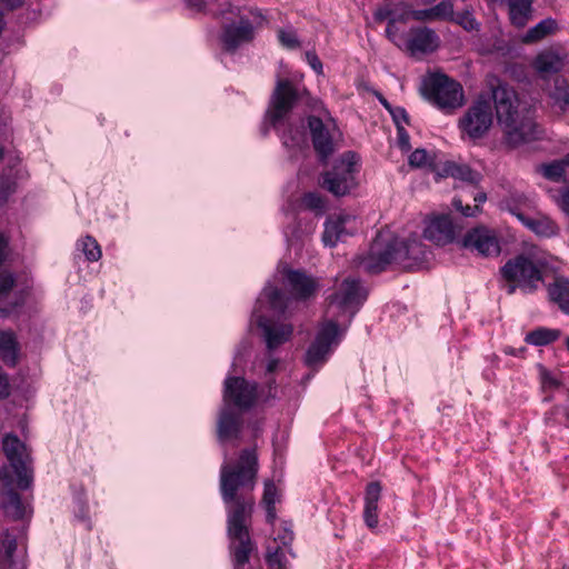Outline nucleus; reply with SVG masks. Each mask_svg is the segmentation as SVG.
Instances as JSON below:
<instances>
[{
    "mask_svg": "<svg viewBox=\"0 0 569 569\" xmlns=\"http://www.w3.org/2000/svg\"><path fill=\"white\" fill-rule=\"evenodd\" d=\"M452 206L457 211H459L465 217H475L478 212H480V208L478 204H463L461 198L457 197L453 198Z\"/></svg>",
    "mask_w": 569,
    "mask_h": 569,
    "instance_id": "obj_49",
    "label": "nucleus"
},
{
    "mask_svg": "<svg viewBox=\"0 0 569 569\" xmlns=\"http://www.w3.org/2000/svg\"><path fill=\"white\" fill-rule=\"evenodd\" d=\"M339 319V316H335L332 319L323 322L317 332L315 340L330 349L340 331Z\"/></svg>",
    "mask_w": 569,
    "mask_h": 569,
    "instance_id": "obj_35",
    "label": "nucleus"
},
{
    "mask_svg": "<svg viewBox=\"0 0 569 569\" xmlns=\"http://www.w3.org/2000/svg\"><path fill=\"white\" fill-rule=\"evenodd\" d=\"M18 548L17 537L6 531L0 548V569H11L14 565V553Z\"/></svg>",
    "mask_w": 569,
    "mask_h": 569,
    "instance_id": "obj_32",
    "label": "nucleus"
},
{
    "mask_svg": "<svg viewBox=\"0 0 569 569\" xmlns=\"http://www.w3.org/2000/svg\"><path fill=\"white\" fill-rule=\"evenodd\" d=\"M395 10L391 8L390 4L380 6L377 8V10L373 13V18L377 22H382L390 19H396L393 17Z\"/></svg>",
    "mask_w": 569,
    "mask_h": 569,
    "instance_id": "obj_53",
    "label": "nucleus"
},
{
    "mask_svg": "<svg viewBox=\"0 0 569 569\" xmlns=\"http://www.w3.org/2000/svg\"><path fill=\"white\" fill-rule=\"evenodd\" d=\"M20 343L12 330H0V360L9 368L19 363Z\"/></svg>",
    "mask_w": 569,
    "mask_h": 569,
    "instance_id": "obj_24",
    "label": "nucleus"
},
{
    "mask_svg": "<svg viewBox=\"0 0 569 569\" xmlns=\"http://www.w3.org/2000/svg\"><path fill=\"white\" fill-rule=\"evenodd\" d=\"M561 336L559 329L538 327L525 336V342L536 347H545L557 341Z\"/></svg>",
    "mask_w": 569,
    "mask_h": 569,
    "instance_id": "obj_31",
    "label": "nucleus"
},
{
    "mask_svg": "<svg viewBox=\"0 0 569 569\" xmlns=\"http://www.w3.org/2000/svg\"><path fill=\"white\" fill-rule=\"evenodd\" d=\"M9 256V239L0 232V268L3 267Z\"/></svg>",
    "mask_w": 569,
    "mask_h": 569,
    "instance_id": "obj_58",
    "label": "nucleus"
},
{
    "mask_svg": "<svg viewBox=\"0 0 569 569\" xmlns=\"http://www.w3.org/2000/svg\"><path fill=\"white\" fill-rule=\"evenodd\" d=\"M501 278L506 281V292L511 296L517 289L533 292L537 283L542 280V272L538 264L525 254H518L500 268Z\"/></svg>",
    "mask_w": 569,
    "mask_h": 569,
    "instance_id": "obj_5",
    "label": "nucleus"
},
{
    "mask_svg": "<svg viewBox=\"0 0 569 569\" xmlns=\"http://www.w3.org/2000/svg\"><path fill=\"white\" fill-rule=\"evenodd\" d=\"M421 97L446 114L453 113L465 102L461 83L446 73L433 72L422 79Z\"/></svg>",
    "mask_w": 569,
    "mask_h": 569,
    "instance_id": "obj_3",
    "label": "nucleus"
},
{
    "mask_svg": "<svg viewBox=\"0 0 569 569\" xmlns=\"http://www.w3.org/2000/svg\"><path fill=\"white\" fill-rule=\"evenodd\" d=\"M549 98L552 106L561 113H569V82L563 77H557L553 87L550 89Z\"/></svg>",
    "mask_w": 569,
    "mask_h": 569,
    "instance_id": "obj_27",
    "label": "nucleus"
},
{
    "mask_svg": "<svg viewBox=\"0 0 569 569\" xmlns=\"http://www.w3.org/2000/svg\"><path fill=\"white\" fill-rule=\"evenodd\" d=\"M32 287L26 286L22 289L14 292L13 299L8 302L9 307L16 313V318L22 315V309L27 303V300L31 296Z\"/></svg>",
    "mask_w": 569,
    "mask_h": 569,
    "instance_id": "obj_39",
    "label": "nucleus"
},
{
    "mask_svg": "<svg viewBox=\"0 0 569 569\" xmlns=\"http://www.w3.org/2000/svg\"><path fill=\"white\" fill-rule=\"evenodd\" d=\"M455 170V179L469 182L470 184H477L481 179L480 173L472 170L468 164L457 163Z\"/></svg>",
    "mask_w": 569,
    "mask_h": 569,
    "instance_id": "obj_43",
    "label": "nucleus"
},
{
    "mask_svg": "<svg viewBox=\"0 0 569 569\" xmlns=\"http://www.w3.org/2000/svg\"><path fill=\"white\" fill-rule=\"evenodd\" d=\"M433 7L429 9L412 10L410 16L416 21H432L437 20Z\"/></svg>",
    "mask_w": 569,
    "mask_h": 569,
    "instance_id": "obj_54",
    "label": "nucleus"
},
{
    "mask_svg": "<svg viewBox=\"0 0 569 569\" xmlns=\"http://www.w3.org/2000/svg\"><path fill=\"white\" fill-rule=\"evenodd\" d=\"M330 352L331 349L313 340L307 349L305 363L311 369H318L328 361Z\"/></svg>",
    "mask_w": 569,
    "mask_h": 569,
    "instance_id": "obj_33",
    "label": "nucleus"
},
{
    "mask_svg": "<svg viewBox=\"0 0 569 569\" xmlns=\"http://www.w3.org/2000/svg\"><path fill=\"white\" fill-rule=\"evenodd\" d=\"M3 452L17 476V486L20 490H27L33 482V470L28 461V456L24 455L26 446L13 433L4 436L2 441Z\"/></svg>",
    "mask_w": 569,
    "mask_h": 569,
    "instance_id": "obj_10",
    "label": "nucleus"
},
{
    "mask_svg": "<svg viewBox=\"0 0 569 569\" xmlns=\"http://www.w3.org/2000/svg\"><path fill=\"white\" fill-rule=\"evenodd\" d=\"M492 123V106L488 99L479 97L459 119L458 128L462 137L477 141L489 132Z\"/></svg>",
    "mask_w": 569,
    "mask_h": 569,
    "instance_id": "obj_8",
    "label": "nucleus"
},
{
    "mask_svg": "<svg viewBox=\"0 0 569 569\" xmlns=\"http://www.w3.org/2000/svg\"><path fill=\"white\" fill-rule=\"evenodd\" d=\"M18 190L17 177L11 170L0 176V209L4 208Z\"/></svg>",
    "mask_w": 569,
    "mask_h": 569,
    "instance_id": "obj_36",
    "label": "nucleus"
},
{
    "mask_svg": "<svg viewBox=\"0 0 569 569\" xmlns=\"http://www.w3.org/2000/svg\"><path fill=\"white\" fill-rule=\"evenodd\" d=\"M259 398L258 383L243 377L228 376L223 382V406H230L240 411L252 409Z\"/></svg>",
    "mask_w": 569,
    "mask_h": 569,
    "instance_id": "obj_9",
    "label": "nucleus"
},
{
    "mask_svg": "<svg viewBox=\"0 0 569 569\" xmlns=\"http://www.w3.org/2000/svg\"><path fill=\"white\" fill-rule=\"evenodd\" d=\"M222 2L219 4V8L213 11L214 17H220L223 19H228V16H237L239 12V8L233 6L230 0H221Z\"/></svg>",
    "mask_w": 569,
    "mask_h": 569,
    "instance_id": "obj_50",
    "label": "nucleus"
},
{
    "mask_svg": "<svg viewBox=\"0 0 569 569\" xmlns=\"http://www.w3.org/2000/svg\"><path fill=\"white\" fill-rule=\"evenodd\" d=\"M259 471L256 448H244L234 463L220 468V495L226 506L227 535L233 569H243L257 549L250 536Z\"/></svg>",
    "mask_w": 569,
    "mask_h": 569,
    "instance_id": "obj_1",
    "label": "nucleus"
},
{
    "mask_svg": "<svg viewBox=\"0 0 569 569\" xmlns=\"http://www.w3.org/2000/svg\"><path fill=\"white\" fill-rule=\"evenodd\" d=\"M10 396V383L8 375L0 376V399H7Z\"/></svg>",
    "mask_w": 569,
    "mask_h": 569,
    "instance_id": "obj_60",
    "label": "nucleus"
},
{
    "mask_svg": "<svg viewBox=\"0 0 569 569\" xmlns=\"http://www.w3.org/2000/svg\"><path fill=\"white\" fill-rule=\"evenodd\" d=\"M382 486L380 481H370L367 483L363 496V521L366 526L373 530L379 523V501L381 499Z\"/></svg>",
    "mask_w": 569,
    "mask_h": 569,
    "instance_id": "obj_19",
    "label": "nucleus"
},
{
    "mask_svg": "<svg viewBox=\"0 0 569 569\" xmlns=\"http://www.w3.org/2000/svg\"><path fill=\"white\" fill-rule=\"evenodd\" d=\"M368 298L367 291L361 286L359 279L353 277L345 278L337 290L329 295L326 301L329 309L336 307L338 313L336 316L347 317L345 328L346 330L352 322L355 316L359 312Z\"/></svg>",
    "mask_w": 569,
    "mask_h": 569,
    "instance_id": "obj_6",
    "label": "nucleus"
},
{
    "mask_svg": "<svg viewBox=\"0 0 569 569\" xmlns=\"http://www.w3.org/2000/svg\"><path fill=\"white\" fill-rule=\"evenodd\" d=\"M358 161L356 152H345L330 169L321 173L320 187L336 198L350 194L358 186Z\"/></svg>",
    "mask_w": 569,
    "mask_h": 569,
    "instance_id": "obj_4",
    "label": "nucleus"
},
{
    "mask_svg": "<svg viewBox=\"0 0 569 569\" xmlns=\"http://www.w3.org/2000/svg\"><path fill=\"white\" fill-rule=\"evenodd\" d=\"M284 277L290 297L296 301H309L317 296L320 289L318 280L305 270L287 269Z\"/></svg>",
    "mask_w": 569,
    "mask_h": 569,
    "instance_id": "obj_15",
    "label": "nucleus"
},
{
    "mask_svg": "<svg viewBox=\"0 0 569 569\" xmlns=\"http://www.w3.org/2000/svg\"><path fill=\"white\" fill-rule=\"evenodd\" d=\"M408 162L415 168L426 167L429 162V154L425 149H416L409 156Z\"/></svg>",
    "mask_w": 569,
    "mask_h": 569,
    "instance_id": "obj_48",
    "label": "nucleus"
},
{
    "mask_svg": "<svg viewBox=\"0 0 569 569\" xmlns=\"http://www.w3.org/2000/svg\"><path fill=\"white\" fill-rule=\"evenodd\" d=\"M266 510V521L269 525H273L277 519L276 506L263 507Z\"/></svg>",
    "mask_w": 569,
    "mask_h": 569,
    "instance_id": "obj_63",
    "label": "nucleus"
},
{
    "mask_svg": "<svg viewBox=\"0 0 569 569\" xmlns=\"http://www.w3.org/2000/svg\"><path fill=\"white\" fill-rule=\"evenodd\" d=\"M315 111L318 113L308 114L305 122L316 154L320 160H327L335 151L330 130V123L335 124V121L329 110L321 102L319 108H315Z\"/></svg>",
    "mask_w": 569,
    "mask_h": 569,
    "instance_id": "obj_7",
    "label": "nucleus"
},
{
    "mask_svg": "<svg viewBox=\"0 0 569 569\" xmlns=\"http://www.w3.org/2000/svg\"><path fill=\"white\" fill-rule=\"evenodd\" d=\"M293 538H295L293 531L286 523L282 527L281 532L278 533L277 540H279L282 546L287 547V546L291 545V542L293 541Z\"/></svg>",
    "mask_w": 569,
    "mask_h": 569,
    "instance_id": "obj_56",
    "label": "nucleus"
},
{
    "mask_svg": "<svg viewBox=\"0 0 569 569\" xmlns=\"http://www.w3.org/2000/svg\"><path fill=\"white\" fill-rule=\"evenodd\" d=\"M277 487L273 481L264 482L263 495L261 499L262 507L276 506Z\"/></svg>",
    "mask_w": 569,
    "mask_h": 569,
    "instance_id": "obj_47",
    "label": "nucleus"
},
{
    "mask_svg": "<svg viewBox=\"0 0 569 569\" xmlns=\"http://www.w3.org/2000/svg\"><path fill=\"white\" fill-rule=\"evenodd\" d=\"M558 26L556 20L547 18L541 20L535 27L530 28L523 37L525 43H535L547 36L552 34L557 30Z\"/></svg>",
    "mask_w": 569,
    "mask_h": 569,
    "instance_id": "obj_34",
    "label": "nucleus"
},
{
    "mask_svg": "<svg viewBox=\"0 0 569 569\" xmlns=\"http://www.w3.org/2000/svg\"><path fill=\"white\" fill-rule=\"evenodd\" d=\"M278 40L282 47L295 50L300 47V41L295 31H286L280 29L278 31Z\"/></svg>",
    "mask_w": 569,
    "mask_h": 569,
    "instance_id": "obj_46",
    "label": "nucleus"
},
{
    "mask_svg": "<svg viewBox=\"0 0 569 569\" xmlns=\"http://www.w3.org/2000/svg\"><path fill=\"white\" fill-rule=\"evenodd\" d=\"M263 296L266 297L269 308L279 317H286L287 310L291 303L292 298L283 293L277 287L264 289Z\"/></svg>",
    "mask_w": 569,
    "mask_h": 569,
    "instance_id": "obj_30",
    "label": "nucleus"
},
{
    "mask_svg": "<svg viewBox=\"0 0 569 569\" xmlns=\"http://www.w3.org/2000/svg\"><path fill=\"white\" fill-rule=\"evenodd\" d=\"M438 33L426 26L411 27L405 36V49L411 57L430 54L440 47Z\"/></svg>",
    "mask_w": 569,
    "mask_h": 569,
    "instance_id": "obj_14",
    "label": "nucleus"
},
{
    "mask_svg": "<svg viewBox=\"0 0 569 569\" xmlns=\"http://www.w3.org/2000/svg\"><path fill=\"white\" fill-rule=\"evenodd\" d=\"M388 112L390 113L396 128H398V126H402V122L407 124L410 123V117L403 107L393 106Z\"/></svg>",
    "mask_w": 569,
    "mask_h": 569,
    "instance_id": "obj_51",
    "label": "nucleus"
},
{
    "mask_svg": "<svg viewBox=\"0 0 569 569\" xmlns=\"http://www.w3.org/2000/svg\"><path fill=\"white\" fill-rule=\"evenodd\" d=\"M397 21H406L405 14H401L398 19H390L388 21L387 28H386V36L389 40L395 41V38L398 33V28L396 26Z\"/></svg>",
    "mask_w": 569,
    "mask_h": 569,
    "instance_id": "obj_57",
    "label": "nucleus"
},
{
    "mask_svg": "<svg viewBox=\"0 0 569 569\" xmlns=\"http://www.w3.org/2000/svg\"><path fill=\"white\" fill-rule=\"evenodd\" d=\"M244 411L237 410L230 406H222L217 419V438L221 443L230 440H238L243 429Z\"/></svg>",
    "mask_w": 569,
    "mask_h": 569,
    "instance_id": "obj_16",
    "label": "nucleus"
},
{
    "mask_svg": "<svg viewBox=\"0 0 569 569\" xmlns=\"http://www.w3.org/2000/svg\"><path fill=\"white\" fill-rule=\"evenodd\" d=\"M307 92L306 88L301 90L292 80L278 78L264 112L263 134H267L271 127L279 132L286 147L298 144L301 134L288 120L302 94Z\"/></svg>",
    "mask_w": 569,
    "mask_h": 569,
    "instance_id": "obj_2",
    "label": "nucleus"
},
{
    "mask_svg": "<svg viewBox=\"0 0 569 569\" xmlns=\"http://www.w3.org/2000/svg\"><path fill=\"white\" fill-rule=\"evenodd\" d=\"M0 480L3 482L2 508L8 517L13 520H22L26 513V507L20 493L12 487V477L7 467H0Z\"/></svg>",
    "mask_w": 569,
    "mask_h": 569,
    "instance_id": "obj_17",
    "label": "nucleus"
},
{
    "mask_svg": "<svg viewBox=\"0 0 569 569\" xmlns=\"http://www.w3.org/2000/svg\"><path fill=\"white\" fill-rule=\"evenodd\" d=\"M306 62L317 74H323V66L318 54L313 50H309L305 53Z\"/></svg>",
    "mask_w": 569,
    "mask_h": 569,
    "instance_id": "obj_52",
    "label": "nucleus"
},
{
    "mask_svg": "<svg viewBox=\"0 0 569 569\" xmlns=\"http://www.w3.org/2000/svg\"><path fill=\"white\" fill-rule=\"evenodd\" d=\"M77 247L83 252L86 259L90 262L98 261L102 256L100 244L98 243L96 238H93L90 234H87L86 237L79 239L77 241Z\"/></svg>",
    "mask_w": 569,
    "mask_h": 569,
    "instance_id": "obj_37",
    "label": "nucleus"
},
{
    "mask_svg": "<svg viewBox=\"0 0 569 569\" xmlns=\"http://www.w3.org/2000/svg\"><path fill=\"white\" fill-rule=\"evenodd\" d=\"M562 66L561 57L553 50L540 52L533 61V67L540 73H557L561 70Z\"/></svg>",
    "mask_w": 569,
    "mask_h": 569,
    "instance_id": "obj_29",
    "label": "nucleus"
},
{
    "mask_svg": "<svg viewBox=\"0 0 569 569\" xmlns=\"http://www.w3.org/2000/svg\"><path fill=\"white\" fill-rule=\"evenodd\" d=\"M566 166L563 160H555L542 166L543 177L548 180L559 182L563 178Z\"/></svg>",
    "mask_w": 569,
    "mask_h": 569,
    "instance_id": "obj_42",
    "label": "nucleus"
},
{
    "mask_svg": "<svg viewBox=\"0 0 569 569\" xmlns=\"http://www.w3.org/2000/svg\"><path fill=\"white\" fill-rule=\"evenodd\" d=\"M266 563L269 569H286V555L280 546L267 548Z\"/></svg>",
    "mask_w": 569,
    "mask_h": 569,
    "instance_id": "obj_41",
    "label": "nucleus"
},
{
    "mask_svg": "<svg viewBox=\"0 0 569 569\" xmlns=\"http://www.w3.org/2000/svg\"><path fill=\"white\" fill-rule=\"evenodd\" d=\"M542 385L546 388L558 389L560 387L561 382L556 377H553L551 373L545 371L542 375Z\"/></svg>",
    "mask_w": 569,
    "mask_h": 569,
    "instance_id": "obj_59",
    "label": "nucleus"
},
{
    "mask_svg": "<svg viewBox=\"0 0 569 569\" xmlns=\"http://www.w3.org/2000/svg\"><path fill=\"white\" fill-rule=\"evenodd\" d=\"M465 249L476 251L482 257H496L500 253V243L495 230L485 226L469 229L461 240Z\"/></svg>",
    "mask_w": 569,
    "mask_h": 569,
    "instance_id": "obj_13",
    "label": "nucleus"
},
{
    "mask_svg": "<svg viewBox=\"0 0 569 569\" xmlns=\"http://www.w3.org/2000/svg\"><path fill=\"white\" fill-rule=\"evenodd\" d=\"M456 162L453 161H446L441 168V171L438 172V174L442 178H446V177H455V172H456Z\"/></svg>",
    "mask_w": 569,
    "mask_h": 569,
    "instance_id": "obj_62",
    "label": "nucleus"
},
{
    "mask_svg": "<svg viewBox=\"0 0 569 569\" xmlns=\"http://www.w3.org/2000/svg\"><path fill=\"white\" fill-rule=\"evenodd\" d=\"M397 129V138H398V147L402 151H409L411 149L410 146V136L403 126H398Z\"/></svg>",
    "mask_w": 569,
    "mask_h": 569,
    "instance_id": "obj_55",
    "label": "nucleus"
},
{
    "mask_svg": "<svg viewBox=\"0 0 569 569\" xmlns=\"http://www.w3.org/2000/svg\"><path fill=\"white\" fill-rule=\"evenodd\" d=\"M550 300L556 302L559 308L569 313V280L563 277L555 279L553 283L548 287Z\"/></svg>",
    "mask_w": 569,
    "mask_h": 569,
    "instance_id": "obj_28",
    "label": "nucleus"
},
{
    "mask_svg": "<svg viewBox=\"0 0 569 569\" xmlns=\"http://www.w3.org/2000/svg\"><path fill=\"white\" fill-rule=\"evenodd\" d=\"M259 326L263 330V337L266 340L267 348L269 350H274L279 346L287 342L293 332V328L291 325L273 323L263 317L260 319Z\"/></svg>",
    "mask_w": 569,
    "mask_h": 569,
    "instance_id": "obj_22",
    "label": "nucleus"
},
{
    "mask_svg": "<svg viewBox=\"0 0 569 569\" xmlns=\"http://www.w3.org/2000/svg\"><path fill=\"white\" fill-rule=\"evenodd\" d=\"M378 246V242H373L370 248V253L363 262L365 269L371 274L381 273L389 264H396L390 242H388L382 250H379Z\"/></svg>",
    "mask_w": 569,
    "mask_h": 569,
    "instance_id": "obj_23",
    "label": "nucleus"
},
{
    "mask_svg": "<svg viewBox=\"0 0 569 569\" xmlns=\"http://www.w3.org/2000/svg\"><path fill=\"white\" fill-rule=\"evenodd\" d=\"M209 1L210 0H186L187 6L198 12H207Z\"/></svg>",
    "mask_w": 569,
    "mask_h": 569,
    "instance_id": "obj_61",
    "label": "nucleus"
},
{
    "mask_svg": "<svg viewBox=\"0 0 569 569\" xmlns=\"http://www.w3.org/2000/svg\"><path fill=\"white\" fill-rule=\"evenodd\" d=\"M451 22L457 23L466 31H477L479 30V22L473 17L472 12L469 9H466L461 12L455 13Z\"/></svg>",
    "mask_w": 569,
    "mask_h": 569,
    "instance_id": "obj_40",
    "label": "nucleus"
},
{
    "mask_svg": "<svg viewBox=\"0 0 569 569\" xmlns=\"http://www.w3.org/2000/svg\"><path fill=\"white\" fill-rule=\"evenodd\" d=\"M497 120L508 129L516 130L519 121V98L517 92L506 83L492 89Z\"/></svg>",
    "mask_w": 569,
    "mask_h": 569,
    "instance_id": "obj_11",
    "label": "nucleus"
},
{
    "mask_svg": "<svg viewBox=\"0 0 569 569\" xmlns=\"http://www.w3.org/2000/svg\"><path fill=\"white\" fill-rule=\"evenodd\" d=\"M301 206L317 214H322L326 210L325 198L316 191L306 192L301 198Z\"/></svg>",
    "mask_w": 569,
    "mask_h": 569,
    "instance_id": "obj_38",
    "label": "nucleus"
},
{
    "mask_svg": "<svg viewBox=\"0 0 569 569\" xmlns=\"http://www.w3.org/2000/svg\"><path fill=\"white\" fill-rule=\"evenodd\" d=\"M425 237L437 244L445 246L455 240V226L449 214L435 217L425 229Z\"/></svg>",
    "mask_w": 569,
    "mask_h": 569,
    "instance_id": "obj_20",
    "label": "nucleus"
},
{
    "mask_svg": "<svg viewBox=\"0 0 569 569\" xmlns=\"http://www.w3.org/2000/svg\"><path fill=\"white\" fill-rule=\"evenodd\" d=\"M435 14L437 20L451 21L455 16L453 4L450 0H442L438 4L433 6Z\"/></svg>",
    "mask_w": 569,
    "mask_h": 569,
    "instance_id": "obj_45",
    "label": "nucleus"
},
{
    "mask_svg": "<svg viewBox=\"0 0 569 569\" xmlns=\"http://www.w3.org/2000/svg\"><path fill=\"white\" fill-rule=\"evenodd\" d=\"M347 216H338L328 218L325 222L322 232V241L325 246L335 247L339 241H343L346 236L350 233L346 231Z\"/></svg>",
    "mask_w": 569,
    "mask_h": 569,
    "instance_id": "obj_26",
    "label": "nucleus"
},
{
    "mask_svg": "<svg viewBox=\"0 0 569 569\" xmlns=\"http://www.w3.org/2000/svg\"><path fill=\"white\" fill-rule=\"evenodd\" d=\"M17 279L12 271L0 268V298L7 297L16 287Z\"/></svg>",
    "mask_w": 569,
    "mask_h": 569,
    "instance_id": "obj_44",
    "label": "nucleus"
},
{
    "mask_svg": "<svg viewBox=\"0 0 569 569\" xmlns=\"http://www.w3.org/2000/svg\"><path fill=\"white\" fill-rule=\"evenodd\" d=\"M509 211L530 231L537 236L551 237L557 233V224L548 217H530L525 213L518 206H510Z\"/></svg>",
    "mask_w": 569,
    "mask_h": 569,
    "instance_id": "obj_21",
    "label": "nucleus"
},
{
    "mask_svg": "<svg viewBox=\"0 0 569 569\" xmlns=\"http://www.w3.org/2000/svg\"><path fill=\"white\" fill-rule=\"evenodd\" d=\"M390 242L396 264L407 271H412L428 259L427 247L417 238L407 240L393 239Z\"/></svg>",
    "mask_w": 569,
    "mask_h": 569,
    "instance_id": "obj_12",
    "label": "nucleus"
},
{
    "mask_svg": "<svg viewBox=\"0 0 569 569\" xmlns=\"http://www.w3.org/2000/svg\"><path fill=\"white\" fill-rule=\"evenodd\" d=\"M254 37L253 26L247 18H241L239 24H227L222 29L221 42L223 50L234 52L242 43L250 42Z\"/></svg>",
    "mask_w": 569,
    "mask_h": 569,
    "instance_id": "obj_18",
    "label": "nucleus"
},
{
    "mask_svg": "<svg viewBox=\"0 0 569 569\" xmlns=\"http://www.w3.org/2000/svg\"><path fill=\"white\" fill-rule=\"evenodd\" d=\"M560 206L562 210L569 214V189L561 194Z\"/></svg>",
    "mask_w": 569,
    "mask_h": 569,
    "instance_id": "obj_64",
    "label": "nucleus"
},
{
    "mask_svg": "<svg viewBox=\"0 0 569 569\" xmlns=\"http://www.w3.org/2000/svg\"><path fill=\"white\" fill-rule=\"evenodd\" d=\"M508 6V16L510 23L522 29L532 18L533 0H506Z\"/></svg>",
    "mask_w": 569,
    "mask_h": 569,
    "instance_id": "obj_25",
    "label": "nucleus"
}]
</instances>
